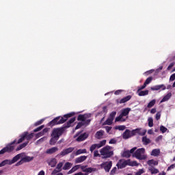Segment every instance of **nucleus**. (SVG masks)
<instances>
[{
	"label": "nucleus",
	"instance_id": "nucleus-7",
	"mask_svg": "<svg viewBox=\"0 0 175 175\" xmlns=\"http://www.w3.org/2000/svg\"><path fill=\"white\" fill-rule=\"evenodd\" d=\"M129 163L130 159H120L118 163L116 164V166L118 169H124V167H126V166H129Z\"/></svg>",
	"mask_w": 175,
	"mask_h": 175
},
{
	"label": "nucleus",
	"instance_id": "nucleus-4",
	"mask_svg": "<svg viewBox=\"0 0 175 175\" xmlns=\"http://www.w3.org/2000/svg\"><path fill=\"white\" fill-rule=\"evenodd\" d=\"M146 149L144 148H138L135 150L133 157V158H136V159H139V161H144L147 159V154H145Z\"/></svg>",
	"mask_w": 175,
	"mask_h": 175
},
{
	"label": "nucleus",
	"instance_id": "nucleus-46",
	"mask_svg": "<svg viewBox=\"0 0 175 175\" xmlns=\"http://www.w3.org/2000/svg\"><path fill=\"white\" fill-rule=\"evenodd\" d=\"M94 172V168L92 167H88L85 170V173H92Z\"/></svg>",
	"mask_w": 175,
	"mask_h": 175
},
{
	"label": "nucleus",
	"instance_id": "nucleus-12",
	"mask_svg": "<svg viewBox=\"0 0 175 175\" xmlns=\"http://www.w3.org/2000/svg\"><path fill=\"white\" fill-rule=\"evenodd\" d=\"M161 89L162 90V91H165V90H166V86H165V85L163 84H161V85H157L150 88V90L152 91H159V90Z\"/></svg>",
	"mask_w": 175,
	"mask_h": 175
},
{
	"label": "nucleus",
	"instance_id": "nucleus-31",
	"mask_svg": "<svg viewBox=\"0 0 175 175\" xmlns=\"http://www.w3.org/2000/svg\"><path fill=\"white\" fill-rule=\"evenodd\" d=\"M122 117L124 116L120 113L119 116L116 118L115 122H120V121H121L122 122H125L126 120L123 119Z\"/></svg>",
	"mask_w": 175,
	"mask_h": 175
},
{
	"label": "nucleus",
	"instance_id": "nucleus-28",
	"mask_svg": "<svg viewBox=\"0 0 175 175\" xmlns=\"http://www.w3.org/2000/svg\"><path fill=\"white\" fill-rule=\"evenodd\" d=\"M28 143L29 142L23 143L22 144L19 145L16 148V151H20V150H23V148L27 147V146H28Z\"/></svg>",
	"mask_w": 175,
	"mask_h": 175
},
{
	"label": "nucleus",
	"instance_id": "nucleus-16",
	"mask_svg": "<svg viewBox=\"0 0 175 175\" xmlns=\"http://www.w3.org/2000/svg\"><path fill=\"white\" fill-rule=\"evenodd\" d=\"M75 121H76V117L72 118L71 119H70L66 124H64L63 126L64 128H65V129H68V128H70V125H72V124H73V122H75Z\"/></svg>",
	"mask_w": 175,
	"mask_h": 175
},
{
	"label": "nucleus",
	"instance_id": "nucleus-18",
	"mask_svg": "<svg viewBox=\"0 0 175 175\" xmlns=\"http://www.w3.org/2000/svg\"><path fill=\"white\" fill-rule=\"evenodd\" d=\"M132 99V96L129 95L126 96V97L122 98L119 100V103L121 105L122 103H126V102H129V100H131Z\"/></svg>",
	"mask_w": 175,
	"mask_h": 175
},
{
	"label": "nucleus",
	"instance_id": "nucleus-40",
	"mask_svg": "<svg viewBox=\"0 0 175 175\" xmlns=\"http://www.w3.org/2000/svg\"><path fill=\"white\" fill-rule=\"evenodd\" d=\"M152 81V77H149L146 79V80L144 82V85H146V86L148 85V84H150V83H151Z\"/></svg>",
	"mask_w": 175,
	"mask_h": 175
},
{
	"label": "nucleus",
	"instance_id": "nucleus-8",
	"mask_svg": "<svg viewBox=\"0 0 175 175\" xmlns=\"http://www.w3.org/2000/svg\"><path fill=\"white\" fill-rule=\"evenodd\" d=\"M113 166V162H104L102 164H100V167L102 169H104L105 172H109L110 170L111 169V167Z\"/></svg>",
	"mask_w": 175,
	"mask_h": 175
},
{
	"label": "nucleus",
	"instance_id": "nucleus-41",
	"mask_svg": "<svg viewBox=\"0 0 175 175\" xmlns=\"http://www.w3.org/2000/svg\"><path fill=\"white\" fill-rule=\"evenodd\" d=\"M126 128V126L122 125V126H116L115 127V129H118V131H125V129Z\"/></svg>",
	"mask_w": 175,
	"mask_h": 175
},
{
	"label": "nucleus",
	"instance_id": "nucleus-14",
	"mask_svg": "<svg viewBox=\"0 0 175 175\" xmlns=\"http://www.w3.org/2000/svg\"><path fill=\"white\" fill-rule=\"evenodd\" d=\"M105 135V131L100 130L97 131L95 134V137L98 140H100V139H103V135Z\"/></svg>",
	"mask_w": 175,
	"mask_h": 175
},
{
	"label": "nucleus",
	"instance_id": "nucleus-49",
	"mask_svg": "<svg viewBox=\"0 0 175 175\" xmlns=\"http://www.w3.org/2000/svg\"><path fill=\"white\" fill-rule=\"evenodd\" d=\"M146 87H147L144 83L142 86H138L137 87V92H140V91H142V90H144V88H146Z\"/></svg>",
	"mask_w": 175,
	"mask_h": 175
},
{
	"label": "nucleus",
	"instance_id": "nucleus-1",
	"mask_svg": "<svg viewBox=\"0 0 175 175\" xmlns=\"http://www.w3.org/2000/svg\"><path fill=\"white\" fill-rule=\"evenodd\" d=\"M33 133L29 134L28 131L24 132L20 136L21 138L18 140V142L17 139H14L12 142L8 144L5 148L1 149L0 150V155L5 154V152H12V151L14 150V148H16V144H20V143H23V142H24V140L25 139L29 142V140H31V139H33Z\"/></svg>",
	"mask_w": 175,
	"mask_h": 175
},
{
	"label": "nucleus",
	"instance_id": "nucleus-32",
	"mask_svg": "<svg viewBox=\"0 0 175 175\" xmlns=\"http://www.w3.org/2000/svg\"><path fill=\"white\" fill-rule=\"evenodd\" d=\"M81 154H87V149H79L75 152V155H80Z\"/></svg>",
	"mask_w": 175,
	"mask_h": 175
},
{
	"label": "nucleus",
	"instance_id": "nucleus-55",
	"mask_svg": "<svg viewBox=\"0 0 175 175\" xmlns=\"http://www.w3.org/2000/svg\"><path fill=\"white\" fill-rule=\"evenodd\" d=\"M156 120L157 121H159V120H161V112H157L156 113Z\"/></svg>",
	"mask_w": 175,
	"mask_h": 175
},
{
	"label": "nucleus",
	"instance_id": "nucleus-50",
	"mask_svg": "<svg viewBox=\"0 0 175 175\" xmlns=\"http://www.w3.org/2000/svg\"><path fill=\"white\" fill-rule=\"evenodd\" d=\"M104 129H105L107 133H109L110 131H111V129H112V127L109 126H104Z\"/></svg>",
	"mask_w": 175,
	"mask_h": 175
},
{
	"label": "nucleus",
	"instance_id": "nucleus-36",
	"mask_svg": "<svg viewBox=\"0 0 175 175\" xmlns=\"http://www.w3.org/2000/svg\"><path fill=\"white\" fill-rule=\"evenodd\" d=\"M117 115V111H112L109 116V118L112 120V121H114V118H116V116Z\"/></svg>",
	"mask_w": 175,
	"mask_h": 175
},
{
	"label": "nucleus",
	"instance_id": "nucleus-10",
	"mask_svg": "<svg viewBox=\"0 0 175 175\" xmlns=\"http://www.w3.org/2000/svg\"><path fill=\"white\" fill-rule=\"evenodd\" d=\"M136 150H137V147H134L130 150H125L122 154V157L124 158H131V154H133Z\"/></svg>",
	"mask_w": 175,
	"mask_h": 175
},
{
	"label": "nucleus",
	"instance_id": "nucleus-45",
	"mask_svg": "<svg viewBox=\"0 0 175 175\" xmlns=\"http://www.w3.org/2000/svg\"><path fill=\"white\" fill-rule=\"evenodd\" d=\"M160 131L161 132H162V133H166V131H167V128L165 127L164 126H161Z\"/></svg>",
	"mask_w": 175,
	"mask_h": 175
},
{
	"label": "nucleus",
	"instance_id": "nucleus-29",
	"mask_svg": "<svg viewBox=\"0 0 175 175\" xmlns=\"http://www.w3.org/2000/svg\"><path fill=\"white\" fill-rule=\"evenodd\" d=\"M161 154V150L159 149H153L151 152L152 157H158Z\"/></svg>",
	"mask_w": 175,
	"mask_h": 175
},
{
	"label": "nucleus",
	"instance_id": "nucleus-33",
	"mask_svg": "<svg viewBox=\"0 0 175 175\" xmlns=\"http://www.w3.org/2000/svg\"><path fill=\"white\" fill-rule=\"evenodd\" d=\"M113 124V120L110 119V118H108L106 121H105L103 123V125H112Z\"/></svg>",
	"mask_w": 175,
	"mask_h": 175
},
{
	"label": "nucleus",
	"instance_id": "nucleus-54",
	"mask_svg": "<svg viewBox=\"0 0 175 175\" xmlns=\"http://www.w3.org/2000/svg\"><path fill=\"white\" fill-rule=\"evenodd\" d=\"M116 172H117V167H114L111 170L110 174H111V175H114V174H116Z\"/></svg>",
	"mask_w": 175,
	"mask_h": 175
},
{
	"label": "nucleus",
	"instance_id": "nucleus-6",
	"mask_svg": "<svg viewBox=\"0 0 175 175\" xmlns=\"http://www.w3.org/2000/svg\"><path fill=\"white\" fill-rule=\"evenodd\" d=\"M106 139H103L100 141L99 144H94L91 145L90 151L91 152H94V150H96V148H100L101 147H103V146H106Z\"/></svg>",
	"mask_w": 175,
	"mask_h": 175
},
{
	"label": "nucleus",
	"instance_id": "nucleus-27",
	"mask_svg": "<svg viewBox=\"0 0 175 175\" xmlns=\"http://www.w3.org/2000/svg\"><path fill=\"white\" fill-rule=\"evenodd\" d=\"M23 154V153H19V154H16L15 157H14L12 159V163H16V162H17V161H18L21 158Z\"/></svg>",
	"mask_w": 175,
	"mask_h": 175
},
{
	"label": "nucleus",
	"instance_id": "nucleus-47",
	"mask_svg": "<svg viewBox=\"0 0 175 175\" xmlns=\"http://www.w3.org/2000/svg\"><path fill=\"white\" fill-rule=\"evenodd\" d=\"M43 128H44V125H42L36 129H35L33 130V132L36 133V132H39V131H42V129H43Z\"/></svg>",
	"mask_w": 175,
	"mask_h": 175
},
{
	"label": "nucleus",
	"instance_id": "nucleus-13",
	"mask_svg": "<svg viewBox=\"0 0 175 175\" xmlns=\"http://www.w3.org/2000/svg\"><path fill=\"white\" fill-rule=\"evenodd\" d=\"M88 137V134H87V133H84L83 134H81L77 139L76 141L77 142H84V140H85V139H87Z\"/></svg>",
	"mask_w": 175,
	"mask_h": 175
},
{
	"label": "nucleus",
	"instance_id": "nucleus-64",
	"mask_svg": "<svg viewBox=\"0 0 175 175\" xmlns=\"http://www.w3.org/2000/svg\"><path fill=\"white\" fill-rule=\"evenodd\" d=\"M43 135H44V134L43 133L42 131H41V132L38 133L36 135V137H40V136H43Z\"/></svg>",
	"mask_w": 175,
	"mask_h": 175
},
{
	"label": "nucleus",
	"instance_id": "nucleus-57",
	"mask_svg": "<svg viewBox=\"0 0 175 175\" xmlns=\"http://www.w3.org/2000/svg\"><path fill=\"white\" fill-rule=\"evenodd\" d=\"M143 173H144V170L143 169H140L137 172H136L135 175H142Z\"/></svg>",
	"mask_w": 175,
	"mask_h": 175
},
{
	"label": "nucleus",
	"instance_id": "nucleus-38",
	"mask_svg": "<svg viewBox=\"0 0 175 175\" xmlns=\"http://www.w3.org/2000/svg\"><path fill=\"white\" fill-rule=\"evenodd\" d=\"M138 95L139 96H146V95H148V90L139 91Z\"/></svg>",
	"mask_w": 175,
	"mask_h": 175
},
{
	"label": "nucleus",
	"instance_id": "nucleus-25",
	"mask_svg": "<svg viewBox=\"0 0 175 175\" xmlns=\"http://www.w3.org/2000/svg\"><path fill=\"white\" fill-rule=\"evenodd\" d=\"M147 163L150 167L152 166V165L153 166H158V161H155L154 159L148 160Z\"/></svg>",
	"mask_w": 175,
	"mask_h": 175
},
{
	"label": "nucleus",
	"instance_id": "nucleus-3",
	"mask_svg": "<svg viewBox=\"0 0 175 175\" xmlns=\"http://www.w3.org/2000/svg\"><path fill=\"white\" fill-rule=\"evenodd\" d=\"M111 146H106L100 150L102 159H107V158H111L114 155V151L111 150Z\"/></svg>",
	"mask_w": 175,
	"mask_h": 175
},
{
	"label": "nucleus",
	"instance_id": "nucleus-35",
	"mask_svg": "<svg viewBox=\"0 0 175 175\" xmlns=\"http://www.w3.org/2000/svg\"><path fill=\"white\" fill-rule=\"evenodd\" d=\"M57 165V160L55 159H53L51 160V161L49 163V166H51V167H55V165Z\"/></svg>",
	"mask_w": 175,
	"mask_h": 175
},
{
	"label": "nucleus",
	"instance_id": "nucleus-61",
	"mask_svg": "<svg viewBox=\"0 0 175 175\" xmlns=\"http://www.w3.org/2000/svg\"><path fill=\"white\" fill-rule=\"evenodd\" d=\"M174 66V62H172L170 64V65L167 67V70H170V69Z\"/></svg>",
	"mask_w": 175,
	"mask_h": 175
},
{
	"label": "nucleus",
	"instance_id": "nucleus-15",
	"mask_svg": "<svg viewBox=\"0 0 175 175\" xmlns=\"http://www.w3.org/2000/svg\"><path fill=\"white\" fill-rule=\"evenodd\" d=\"M57 151H58V147L55 146V147H53V148H51L46 150V154L51 155L53 154H55V152H57Z\"/></svg>",
	"mask_w": 175,
	"mask_h": 175
},
{
	"label": "nucleus",
	"instance_id": "nucleus-60",
	"mask_svg": "<svg viewBox=\"0 0 175 175\" xmlns=\"http://www.w3.org/2000/svg\"><path fill=\"white\" fill-rule=\"evenodd\" d=\"M174 167H175V163H174V164H172V165H171L170 166H169L168 167H167V172H169V170H172V169H174Z\"/></svg>",
	"mask_w": 175,
	"mask_h": 175
},
{
	"label": "nucleus",
	"instance_id": "nucleus-20",
	"mask_svg": "<svg viewBox=\"0 0 175 175\" xmlns=\"http://www.w3.org/2000/svg\"><path fill=\"white\" fill-rule=\"evenodd\" d=\"M148 170L150 172L151 174H158V173H159V170L155 168L154 166L149 167Z\"/></svg>",
	"mask_w": 175,
	"mask_h": 175
},
{
	"label": "nucleus",
	"instance_id": "nucleus-42",
	"mask_svg": "<svg viewBox=\"0 0 175 175\" xmlns=\"http://www.w3.org/2000/svg\"><path fill=\"white\" fill-rule=\"evenodd\" d=\"M129 166H139V163H137V161H131L130 159V163L129 164Z\"/></svg>",
	"mask_w": 175,
	"mask_h": 175
},
{
	"label": "nucleus",
	"instance_id": "nucleus-26",
	"mask_svg": "<svg viewBox=\"0 0 175 175\" xmlns=\"http://www.w3.org/2000/svg\"><path fill=\"white\" fill-rule=\"evenodd\" d=\"M137 134L139 136H144L147 133V130H142V129H136Z\"/></svg>",
	"mask_w": 175,
	"mask_h": 175
},
{
	"label": "nucleus",
	"instance_id": "nucleus-34",
	"mask_svg": "<svg viewBox=\"0 0 175 175\" xmlns=\"http://www.w3.org/2000/svg\"><path fill=\"white\" fill-rule=\"evenodd\" d=\"M156 103L157 100L155 99H153L151 101H150V103L147 105L148 109H151V107H153V106L155 105Z\"/></svg>",
	"mask_w": 175,
	"mask_h": 175
},
{
	"label": "nucleus",
	"instance_id": "nucleus-17",
	"mask_svg": "<svg viewBox=\"0 0 175 175\" xmlns=\"http://www.w3.org/2000/svg\"><path fill=\"white\" fill-rule=\"evenodd\" d=\"M122 137L123 139H124L125 140H126V139H129L131 137V130L129 129H126L125 130V131L122 134Z\"/></svg>",
	"mask_w": 175,
	"mask_h": 175
},
{
	"label": "nucleus",
	"instance_id": "nucleus-48",
	"mask_svg": "<svg viewBox=\"0 0 175 175\" xmlns=\"http://www.w3.org/2000/svg\"><path fill=\"white\" fill-rule=\"evenodd\" d=\"M62 166H64V163H59L57 164L56 169H57L59 170V172H61Z\"/></svg>",
	"mask_w": 175,
	"mask_h": 175
},
{
	"label": "nucleus",
	"instance_id": "nucleus-9",
	"mask_svg": "<svg viewBox=\"0 0 175 175\" xmlns=\"http://www.w3.org/2000/svg\"><path fill=\"white\" fill-rule=\"evenodd\" d=\"M73 151H75V148L73 147L67 148L63 149L59 155H60V157H65V155H68V154L73 152Z\"/></svg>",
	"mask_w": 175,
	"mask_h": 175
},
{
	"label": "nucleus",
	"instance_id": "nucleus-37",
	"mask_svg": "<svg viewBox=\"0 0 175 175\" xmlns=\"http://www.w3.org/2000/svg\"><path fill=\"white\" fill-rule=\"evenodd\" d=\"M148 126L150 128H152V126H154V119H152V118H148Z\"/></svg>",
	"mask_w": 175,
	"mask_h": 175
},
{
	"label": "nucleus",
	"instance_id": "nucleus-56",
	"mask_svg": "<svg viewBox=\"0 0 175 175\" xmlns=\"http://www.w3.org/2000/svg\"><path fill=\"white\" fill-rule=\"evenodd\" d=\"M94 157H100V154H99V151L98 150H94Z\"/></svg>",
	"mask_w": 175,
	"mask_h": 175
},
{
	"label": "nucleus",
	"instance_id": "nucleus-62",
	"mask_svg": "<svg viewBox=\"0 0 175 175\" xmlns=\"http://www.w3.org/2000/svg\"><path fill=\"white\" fill-rule=\"evenodd\" d=\"M175 80V73L174 74H172L171 76H170V81H174Z\"/></svg>",
	"mask_w": 175,
	"mask_h": 175
},
{
	"label": "nucleus",
	"instance_id": "nucleus-19",
	"mask_svg": "<svg viewBox=\"0 0 175 175\" xmlns=\"http://www.w3.org/2000/svg\"><path fill=\"white\" fill-rule=\"evenodd\" d=\"M85 159H87V156H81L75 159V163H81L82 162H84Z\"/></svg>",
	"mask_w": 175,
	"mask_h": 175
},
{
	"label": "nucleus",
	"instance_id": "nucleus-43",
	"mask_svg": "<svg viewBox=\"0 0 175 175\" xmlns=\"http://www.w3.org/2000/svg\"><path fill=\"white\" fill-rule=\"evenodd\" d=\"M81 126H84V123L83 122H78V124H77L75 129H80V128H81Z\"/></svg>",
	"mask_w": 175,
	"mask_h": 175
},
{
	"label": "nucleus",
	"instance_id": "nucleus-11",
	"mask_svg": "<svg viewBox=\"0 0 175 175\" xmlns=\"http://www.w3.org/2000/svg\"><path fill=\"white\" fill-rule=\"evenodd\" d=\"M88 118H91V113L79 114L77 117V121H85Z\"/></svg>",
	"mask_w": 175,
	"mask_h": 175
},
{
	"label": "nucleus",
	"instance_id": "nucleus-63",
	"mask_svg": "<svg viewBox=\"0 0 175 175\" xmlns=\"http://www.w3.org/2000/svg\"><path fill=\"white\" fill-rule=\"evenodd\" d=\"M81 170H82V172H83L84 173L85 172V170H86V167H87V165H81Z\"/></svg>",
	"mask_w": 175,
	"mask_h": 175
},
{
	"label": "nucleus",
	"instance_id": "nucleus-44",
	"mask_svg": "<svg viewBox=\"0 0 175 175\" xmlns=\"http://www.w3.org/2000/svg\"><path fill=\"white\" fill-rule=\"evenodd\" d=\"M91 121L92 120L91 119H88V120H85V121H83V125L85 126H88V125H90V124H91Z\"/></svg>",
	"mask_w": 175,
	"mask_h": 175
},
{
	"label": "nucleus",
	"instance_id": "nucleus-5",
	"mask_svg": "<svg viewBox=\"0 0 175 175\" xmlns=\"http://www.w3.org/2000/svg\"><path fill=\"white\" fill-rule=\"evenodd\" d=\"M64 132H65V127L64 126L55 128L53 129L51 136H53L55 137H57V139H59V137L62 136Z\"/></svg>",
	"mask_w": 175,
	"mask_h": 175
},
{
	"label": "nucleus",
	"instance_id": "nucleus-2",
	"mask_svg": "<svg viewBox=\"0 0 175 175\" xmlns=\"http://www.w3.org/2000/svg\"><path fill=\"white\" fill-rule=\"evenodd\" d=\"M75 114H76V113L71 112L64 115V116H57L48 123V126H51V128H53V126H55V125H59L61 124H64V122H66V121H68V118H70V117H73Z\"/></svg>",
	"mask_w": 175,
	"mask_h": 175
},
{
	"label": "nucleus",
	"instance_id": "nucleus-23",
	"mask_svg": "<svg viewBox=\"0 0 175 175\" xmlns=\"http://www.w3.org/2000/svg\"><path fill=\"white\" fill-rule=\"evenodd\" d=\"M142 143L144 146H148L151 143V139L147 138V136H144L142 137Z\"/></svg>",
	"mask_w": 175,
	"mask_h": 175
},
{
	"label": "nucleus",
	"instance_id": "nucleus-52",
	"mask_svg": "<svg viewBox=\"0 0 175 175\" xmlns=\"http://www.w3.org/2000/svg\"><path fill=\"white\" fill-rule=\"evenodd\" d=\"M23 163H25L24 160H23V159H21L18 162H17L15 164V166H21V165H23Z\"/></svg>",
	"mask_w": 175,
	"mask_h": 175
},
{
	"label": "nucleus",
	"instance_id": "nucleus-53",
	"mask_svg": "<svg viewBox=\"0 0 175 175\" xmlns=\"http://www.w3.org/2000/svg\"><path fill=\"white\" fill-rule=\"evenodd\" d=\"M43 121H44V120L42 119V120H40L36 122L34 124L35 126H39V125L43 124Z\"/></svg>",
	"mask_w": 175,
	"mask_h": 175
},
{
	"label": "nucleus",
	"instance_id": "nucleus-22",
	"mask_svg": "<svg viewBox=\"0 0 175 175\" xmlns=\"http://www.w3.org/2000/svg\"><path fill=\"white\" fill-rule=\"evenodd\" d=\"M132 109L127 107L122 110V113H120L123 117H126L128 114H129V111H131Z\"/></svg>",
	"mask_w": 175,
	"mask_h": 175
},
{
	"label": "nucleus",
	"instance_id": "nucleus-39",
	"mask_svg": "<svg viewBox=\"0 0 175 175\" xmlns=\"http://www.w3.org/2000/svg\"><path fill=\"white\" fill-rule=\"evenodd\" d=\"M70 165H72V163L69 162L66 163L63 167V170H69V169H70Z\"/></svg>",
	"mask_w": 175,
	"mask_h": 175
},
{
	"label": "nucleus",
	"instance_id": "nucleus-51",
	"mask_svg": "<svg viewBox=\"0 0 175 175\" xmlns=\"http://www.w3.org/2000/svg\"><path fill=\"white\" fill-rule=\"evenodd\" d=\"M136 135H137V131H136V129L131 131V137L133 136H136Z\"/></svg>",
	"mask_w": 175,
	"mask_h": 175
},
{
	"label": "nucleus",
	"instance_id": "nucleus-24",
	"mask_svg": "<svg viewBox=\"0 0 175 175\" xmlns=\"http://www.w3.org/2000/svg\"><path fill=\"white\" fill-rule=\"evenodd\" d=\"M172 98V92H169L167 94H166L161 100V103L163 102H167L168 100Z\"/></svg>",
	"mask_w": 175,
	"mask_h": 175
},
{
	"label": "nucleus",
	"instance_id": "nucleus-30",
	"mask_svg": "<svg viewBox=\"0 0 175 175\" xmlns=\"http://www.w3.org/2000/svg\"><path fill=\"white\" fill-rule=\"evenodd\" d=\"M22 159L25 163L27 162H31V161H33V157L26 156L22 158Z\"/></svg>",
	"mask_w": 175,
	"mask_h": 175
},
{
	"label": "nucleus",
	"instance_id": "nucleus-21",
	"mask_svg": "<svg viewBox=\"0 0 175 175\" xmlns=\"http://www.w3.org/2000/svg\"><path fill=\"white\" fill-rule=\"evenodd\" d=\"M58 140H59V138H57V137L51 136V138L49 141V144L51 146H55V144L57 143V142H58Z\"/></svg>",
	"mask_w": 175,
	"mask_h": 175
},
{
	"label": "nucleus",
	"instance_id": "nucleus-58",
	"mask_svg": "<svg viewBox=\"0 0 175 175\" xmlns=\"http://www.w3.org/2000/svg\"><path fill=\"white\" fill-rule=\"evenodd\" d=\"M13 161L12 160H9V159H6L5 160V164L6 165H13Z\"/></svg>",
	"mask_w": 175,
	"mask_h": 175
},
{
	"label": "nucleus",
	"instance_id": "nucleus-59",
	"mask_svg": "<svg viewBox=\"0 0 175 175\" xmlns=\"http://www.w3.org/2000/svg\"><path fill=\"white\" fill-rule=\"evenodd\" d=\"M117 143V141L114 139H111L109 142V144H116Z\"/></svg>",
	"mask_w": 175,
	"mask_h": 175
}]
</instances>
